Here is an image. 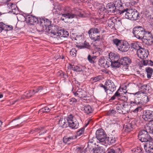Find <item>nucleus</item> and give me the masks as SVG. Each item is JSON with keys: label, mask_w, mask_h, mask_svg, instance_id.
Returning a JSON list of instances; mask_svg holds the SVG:
<instances>
[{"label": "nucleus", "mask_w": 153, "mask_h": 153, "mask_svg": "<svg viewBox=\"0 0 153 153\" xmlns=\"http://www.w3.org/2000/svg\"><path fill=\"white\" fill-rule=\"evenodd\" d=\"M100 30L97 28H92L88 31V33L90 38L96 44V46H99L100 45L101 39L99 35L97 34L100 33Z\"/></svg>", "instance_id": "obj_1"}, {"label": "nucleus", "mask_w": 153, "mask_h": 153, "mask_svg": "<svg viewBox=\"0 0 153 153\" xmlns=\"http://www.w3.org/2000/svg\"><path fill=\"white\" fill-rule=\"evenodd\" d=\"M117 112L120 114H126L129 112L130 110V103L128 102H119L116 107Z\"/></svg>", "instance_id": "obj_2"}, {"label": "nucleus", "mask_w": 153, "mask_h": 153, "mask_svg": "<svg viewBox=\"0 0 153 153\" xmlns=\"http://www.w3.org/2000/svg\"><path fill=\"white\" fill-rule=\"evenodd\" d=\"M51 33L53 34L52 36H53L55 41H57V42H61L62 37H67L69 35L68 32L63 29H60L56 33L51 30Z\"/></svg>", "instance_id": "obj_3"}, {"label": "nucleus", "mask_w": 153, "mask_h": 153, "mask_svg": "<svg viewBox=\"0 0 153 153\" xmlns=\"http://www.w3.org/2000/svg\"><path fill=\"white\" fill-rule=\"evenodd\" d=\"M145 29L142 27L137 26L134 27L133 30L134 36L139 39H142L146 33Z\"/></svg>", "instance_id": "obj_4"}, {"label": "nucleus", "mask_w": 153, "mask_h": 153, "mask_svg": "<svg viewBox=\"0 0 153 153\" xmlns=\"http://www.w3.org/2000/svg\"><path fill=\"white\" fill-rule=\"evenodd\" d=\"M119 56V55L112 53L109 54V60L110 62V65L114 67H120Z\"/></svg>", "instance_id": "obj_5"}, {"label": "nucleus", "mask_w": 153, "mask_h": 153, "mask_svg": "<svg viewBox=\"0 0 153 153\" xmlns=\"http://www.w3.org/2000/svg\"><path fill=\"white\" fill-rule=\"evenodd\" d=\"M138 138L142 142H147L148 143L152 140V138L149 135L148 131L143 130L139 132Z\"/></svg>", "instance_id": "obj_6"}, {"label": "nucleus", "mask_w": 153, "mask_h": 153, "mask_svg": "<svg viewBox=\"0 0 153 153\" xmlns=\"http://www.w3.org/2000/svg\"><path fill=\"white\" fill-rule=\"evenodd\" d=\"M96 137L99 141L103 144L106 137V135L102 129L97 130L96 133Z\"/></svg>", "instance_id": "obj_7"}, {"label": "nucleus", "mask_w": 153, "mask_h": 153, "mask_svg": "<svg viewBox=\"0 0 153 153\" xmlns=\"http://www.w3.org/2000/svg\"><path fill=\"white\" fill-rule=\"evenodd\" d=\"M106 85V93L111 94L116 89V86L114 83L111 80H108L105 82Z\"/></svg>", "instance_id": "obj_8"}, {"label": "nucleus", "mask_w": 153, "mask_h": 153, "mask_svg": "<svg viewBox=\"0 0 153 153\" xmlns=\"http://www.w3.org/2000/svg\"><path fill=\"white\" fill-rule=\"evenodd\" d=\"M68 124L72 128H77L79 126L78 122L75 117L71 114L68 117Z\"/></svg>", "instance_id": "obj_9"}, {"label": "nucleus", "mask_w": 153, "mask_h": 153, "mask_svg": "<svg viewBox=\"0 0 153 153\" xmlns=\"http://www.w3.org/2000/svg\"><path fill=\"white\" fill-rule=\"evenodd\" d=\"M120 90L118 89L115 93L114 95L111 97L110 100H114L115 99L119 100L120 101H123V102H127L128 98L126 96H122L120 93Z\"/></svg>", "instance_id": "obj_10"}, {"label": "nucleus", "mask_w": 153, "mask_h": 153, "mask_svg": "<svg viewBox=\"0 0 153 153\" xmlns=\"http://www.w3.org/2000/svg\"><path fill=\"white\" fill-rule=\"evenodd\" d=\"M65 13L62 14V16L66 19H70L74 18L76 15L71 13L72 10L69 7H67L63 9Z\"/></svg>", "instance_id": "obj_11"}, {"label": "nucleus", "mask_w": 153, "mask_h": 153, "mask_svg": "<svg viewBox=\"0 0 153 153\" xmlns=\"http://www.w3.org/2000/svg\"><path fill=\"white\" fill-rule=\"evenodd\" d=\"M110 62L109 61V59H106V57H101L99 60V65L105 68L109 67L110 66Z\"/></svg>", "instance_id": "obj_12"}, {"label": "nucleus", "mask_w": 153, "mask_h": 153, "mask_svg": "<svg viewBox=\"0 0 153 153\" xmlns=\"http://www.w3.org/2000/svg\"><path fill=\"white\" fill-rule=\"evenodd\" d=\"M142 40L149 45H152L153 43V36L149 32L146 31Z\"/></svg>", "instance_id": "obj_13"}, {"label": "nucleus", "mask_w": 153, "mask_h": 153, "mask_svg": "<svg viewBox=\"0 0 153 153\" xmlns=\"http://www.w3.org/2000/svg\"><path fill=\"white\" fill-rule=\"evenodd\" d=\"M137 54L139 58L144 59L148 57L149 53L147 50L141 48L137 51Z\"/></svg>", "instance_id": "obj_14"}, {"label": "nucleus", "mask_w": 153, "mask_h": 153, "mask_svg": "<svg viewBox=\"0 0 153 153\" xmlns=\"http://www.w3.org/2000/svg\"><path fill=\"white\" fill-rule=\"evenodd\" d=\"M39 20L40 22V23L43 25L46 29H47L48 28V31L51 33V21L45 18L39 19Z\"/></svg>", "instance_id": "obj_15"}, {"label": "nucleus", "mask_w": 153, "mask_h": 153, "mask_svg": "<svg viewBox=\"0 0 153 153\" xmlns=\"http://www.w3.org/2000/svg\"><path fill=\"white\" fill-rule=\"evenodd\" d=\"M146 121L151 122L153 121V111L150 110H146L143 112V116Z\"/></svg>", "instance_id": "obj_16"}, {"label": "nucleus", "mask_w": 153, "mask_h": 153, "mask_svg": "<svg viewBox=\"0 0 153 153\" xmlns=\"http://www.w3.org/2000/svg\"><path fill=\"white\" fill-rule=\"evenodd\" d=\"M133 10V9L130 8L124 9L123 10H120L119 13L120 14H125V18L130 19L131 18Z\"/></svg>", "instance_id": "obj_17"}, {"label": "nucleus", "mask_w": 153, "mask_h": 153, "mask_svg": "<svg viewBox=\"0 0 153 153\" xmlns=\"http://www.w3.org/2000/svg\"><path fill=\"white\" fill-rule=\"evenodd\" d=\"M58 118L59 120L58 122V124L59 126L63 128L66 127L67 126L68 124V117L65 118H61L59 116H57L55 117V118ZM55 120H56L55 119Z\"/></svg>", "instance_id": "obj_18"}, {"label": "nucleus", "mask_w": 153, "mask_h": 153, "mask_svg": "<svg viewBox=\"0 0 153 153\" xmlns=\"http://www.w3.org/2000/svg\"><path fill=\"white\" fill-rule=\"evenodd\" d=\"M43 89V87L42 86H40L37 88L36 91L35 90H33L32 91L31 90H30L29 91V93L27 94V95H25V94H24L22 96L21 98L22 99H24L25 98H27L31 97L32 95H34L36 93L41 92Z\"/></svg>", "instance_id": "obj_19"}, {"label": "nucleus", "mask_w": 153, "mask_h": 153, "mask_svg": "<svg viewBox=\"0 0 153 153\" xmlns=\"http://www.w3.org/2000/svg\"><path fill=\"white\" fill-rule=\"evenodd\" d=\"M131 62V60L128 57H125L122 58L120 60V66L121 65H123L124 67H126L125 68H127L129 64Z\"/></svg>", "instance_id": "obj_20"}, {"label": "nucleus", "mask_w": 153, "mask_h": 153, "mask_svg": "<svg viewBox=\"0 0 153 153\" xmlns=\"http://www.w3.org/2000/svg\"><path fill=\"white\" fill-rule=\"evenodd\" d=\"M144 148L146 152L153 153V140L147 143L144 145Z\"/></svg>", "instance_id": "obj_21"}, {"label": "nucleus", "mask_w": 153, "mask_h": 153, "mask_svg": "<svg viewBox=\"0 0 153 153\" xmlns=\"http://www.w3.org/2000/svg\"><path fill=\"white\" fill-rule=\"evenodd\" d=\"M27 21L30 24L32 25L34 23L39 22L40 21L36 17L32 15H28L25 18Z\"/></svg>", "instance_id": "obj_22"}, {"label": "nucleus", "mask_w": 153, "mask_h": 153, "mask_svg": "<svg viewBox=\"0 0 153 153\" xmlns=\"http://www.w3.org/2000/svg\"><path fill=\"white\" fill-rule=\"evenodd\" d=\"M134 126V122L132 121L124 125L123 130L126 133L129 132L132 130Z\"/></svg>", "instance_id": "obj_23"}, {"label": "nucleus", "mask_w": 153, "mask_h": 153, "mask_svg": "<svg viewBox=\"0 0 153 153\" xmlns=\"http://www.w3.org/2000/svg\"><path fill=\"white\" fill-rule=\"evenodd\" d=\"M73 93L75 96H77L80 98L85 97L86 96V92L81 89L79 88L76 92Z\"/></svg>", "instance_id": "obj_24"}, {"label": "nucleus", "mask_w": 153, "mask_h": 153, "mask_svg": "<svg viewBox=\"0 0 153 153\" xmlns=\"http://www.w3.org/2000/svg\"><path fill=\"white\" fill-rule=\"evenodd\" d=\"M120 46L118 47V49L122 52H126L129 50L130 46L128 43L122 42Z\"/></svg>", "instance_id": "obj_25"}, {"label": "nucleus", "mask_w": 153, "mask_h": 153, "mask_svg": "<svg viewBox=\"0 0 153 153\" xmlns=\"http://www.w3.org/2000/svg\"><path fill=\"white\" fill-rule=\"evenodd\" d=\"M106 8L108 12L111 13H114L115 12L117 11V10L113 3H110L107 4Z\"/></svg>", "instance_id": "obj_26"}, {"label": "nucleus", "mask_w": 153, "mask_h": 153, "mask_svg": "<svg viewBox=\"0 0 153 153\" xmlns=\"http://www.w3.org/2000/svg\"><path fill=\"white\" fill-rule=\"evenodd\" d=\"M123 1L122 0H114V1L113 4L115 6V7L117 10L119 11L120 8H122L123 7Z\"/></svg>", "instance_id": "obj_27"}, {"label": "nucleus", "mask_w": 153, "mask_h": 153, "mask_svg": "<svg viewBox=\"0 0 153 153\" xmlns=\"http://www.w3.org/2000/svg\"><path fill=\"white\" fill-rule=\"evenodd\" d=\"M116 141V139L114 136L106 137L104 144H107L109 145L112 144Z\"/></svg>", "instance_id": "obj_28"}, {"label": "nucleus", "mask_w": 153, "mask_h": 153, "mask_svg": "<svg viewBox=\"0 0 153 153\" xmlns=\"http://www.w3.org/2000/svg\"><path fill=\"white\" fill-rule=\"evenodd\" d=\"M139 13L137 10L135 9H133L131 15V18L130 20H136L139 18Z\"/></svg>", "instance_id": "obj_29"}, {"label": "nucleus", "mask_w": 153, "mask_h": 153, "mask_svg": "<svg viewBox=\"0 0 153 153\" xmlns=\"http://www.w3.org/2000/svg\"><path fill=\"white\" fill-rule=\"evenodd\" d=\"M75 138L76 137L74 136L69 137L66 136L63 137V141L65 143L69 144L70 142Z\"/></svg>", "instance_id": "obj_30"}, {"label": "nucleus", "mask_w": 153, "mask_h": 153, "mask_svg": "<svg viewBox=\"0 0 153 153\" xmlns=\"http://www.w3.org/2000/svg\"><path fill=\"white\" fill-rule=\"evenodd\" d=\"M53 108L54 106L51 107V105H48V106L40 109L39 110V112L42 113L48 112L50 111L51 109Z\"/></svg>", "instance_id": "obj_31"}, {"label": "nucleus", "mask_w": 153, "mask_h": 153, "mask_svg": "<svg viewBox=\"0 0 153 153\" xmlns=\"http://www.w3.org/2000/svg\"><path fill=\"white\" fill-rule=\"evenodd\" d=\"M146 129L148 132L153 133V121L150 122L149 124L146 127Z\"/></svg>", "instance_id": "obj_32"}, {"label": "nucleus", "mask_w": 153, "mask_h": 153, "mask_svg": "<svg viewBox=\"0 0 153 153\" xmlns=\"http://www.w3.org/2000/svg\"><path fill=\"white\" fill-rule=\"evenodd\" d=\"M46 131H44L43 130V128H37L36 129H35L33 130H32L30 131V133L33 134L34 132H37L39 134V135H40L44 134L46 132Z\"/></svg>", "instance_id": "obj_33"}, {"label": "nucleus", "mask_w": 153, "mask_h": 153, "mask_svg": "<svg viewBox=\"0 0 153 153\" xmlns=\"http://www.w3.org/2000/svg\"><path fill=\"white\" fill-rule=\"evenodd\" d=\"M84 112L87 114H89L92 112L93 110L91 106L89 105H85L83 108Z\"/></svg>", "instance_id": "obj_34"}, {"label": "nucleus", "mask_w": 153, "mask_h": 153, "mask_svg": "<svg viewBox=\"0 0 153 153\" xmlns=\"http://www.w3.org/2000/svg\"><path fill=\"white\" fill-rule=\"evenodd\" d=\"M38 24L36 25V30L37 31L39 32H41L43 31L44 30L45 27L43 25L41 24L40 23V21L38 22Z\"/></svg>", "instance_id": "obj_35"}, {"label": "nucleus", "mask_w": 153, "mask_h": 153, "mask_svg": "<svg viewBox=\"0 0 153 153\" xmlns=\"http://www.w3.org/2000/svg\"><path fill=\"white\" fill-rule=\"evenodd\" d=\"M146 70L147 72V77L151 78L153 72V69L150 67H147L146 68Z\"/></svg>", "instance_id": "obj_36"}, {"label": "nucleus", "mask_w": 153, "mask_h": 153, "mask_svg": "<svg viewBox=\"0 0 153 153\" xmlns=\"http://www.w3.org/2000/svg\"><path fill=\"white\" fill-rule=\"evenodd\" d=\"M71 68L72 70L76 72H79L82 71V67L80 66L73 65L71 66Z\"/></svg>", "instance_id": "obj_37"}, {"label": "nucleus", "mask_w": 153, "mask_h": 153, "mask_svg": "<svg viewBox=\"0 0 153 153\" xmlns=\"http://www.w3.org/2000/svg\"><path fill=\"white\" fill-rule=\"evenodd\" d=\"M113 22L114 23V26H120L121 25V20L120 19L118 18H113Z\"/></svg>", "instance_id": "obj_38"}, {"label": "nucleus", "mask_w": 153, "mask_h": 153, "mask_svg": "<svg viewBox=\"0 0 153 153\" xmlns=\"http://www.w3.org/2000/svg\"><path fill=\"white\" fill-rule=\"evenodd\" d=\"M13 27L10 25H6L4 24V30L6 31L7 33V31H9L12 30L13 29Z\"/></svg>", "instance_id": "obj_39"}, {"label": "nucleus", "mask_w": 153, "mask_h": 153, "mask_svg": "<svg viewBox=\"0 0 153 153\" xmlns=\"http://www.w3.org/2000/svg\"><path fill=\"white\" fill-rule=\"evenodd\" d=\"M113 42L114 44L116 45L117 48L120 46L122 42H123L121 40L117 39H115L113 40Z\"/></svg>", "instance_id": "obj_40"}, {"label": "nucleus", "mask_w": 153, "mask_h": 153, "mask_svg": "<svg viewBox=\"0 0 153 153\" xmlns=\"http://www.w3.org/2000/svg\"><path fill=\"white\" fill-rule=\"evenodd\" d=\"M101 77L99 76L97 77L91 78L90 80L92 84L99 81L101 79Z\"/></svg>", "instance_id": "obj_41"}, {"label": "nucleus", "mask_w": 153, "mask_h": 153, "mask_svg": "<svg viewBox=\"0 0 153 153\" xmlns=\"http://www.w3.org/2000/svg\"><path fill=\"white\" fill-rule=\"evenodd\" d=\"M80 47L81 48H86L88 49H90L91 47V46L89 43L86 41L84 42L83 45L80 46Z\"/></svg>", "instance_id": "obj_42"}, {"label": "nucleus", "mask_w": 153, "mask_h": 153, "mask_svg": "<svg viewBox=\"0 0 153 153\" xmlns=\"http://www.w3.org/2000/svg\"><path fill=\"white\" fill-rule=\"evenodd\" d=\"M131 48H133L135 50H136L137 51L140 48H141L136 43H131Z\"/></svg>", "instance_id": "obj_43"}, {"label": "nucleus", "mask_w": 153, "mask_h": 153, "mask_svg": "<svg viewBox=\"0 0 153 153\" xmlns=\"http://www.w3.org/2000/svg\"><path fill=\"white\" fill-rule=\"evenodd\" d=\"M143 63L144 65H153V62L151 60H143Z\"/></svg>", "instance_id": "obj_44"}, {"label": "nucleus", "mask_w": 153, "mask_h": 153, "mask_svg": "<svg viewBox=\"0 0 153 153\" xmlns=\"http://www.w3.org/2000/svg\"><path fill=\"white\" fill-rule=\"evenodd\" d=\"M140 104L141 103L140 102H137L135 100L134 101H131L130 104L131 107L134 106H138V105H140Z\"/></svg>", "instance_id": "obj_45"}, {"label": "nucleus", "mask_w": 153, "mask_h": 153, "mask_svg": "<svg viewBox=\"0 0 153 153\" xmlns=\"http://www.w3.org/2000/svg\"><path fill=\"white\" fill-rule=\"evenodd\" d=\"M132 153H143L142 149L140 147L134 148L132 150Z\"/></svg>", "instance_id": "obj_46"}, {"label": "nucleus", "mask_w": 153, "mask_h": 153, "mask_svg": "<svg viewBox=\"0 0 153 153\" xmlns=\"http://www.w3.org/2000/svg\"><path fill=\"white\" fill-rule=\"evenodd\" d=\"M140 88L141 89L145 91V92H144L145 93L148 91L150 88V86L148 84L143 85L141 86Z\"/></svg>", "instance_id": "obj_47"}, {"label": "nucleus", "mask_w": 153, "mask_h": 153, "mask_svg": "<svg viewBox=\"0 0 153 153\" xmlns=\"http://www.w3.org/2000/svg\"><path fill=\"white\" fill-rule=\"evenodd\" d=\"M92 153H105V152L102 148H96Z\"/></svg>", "instance_id": "obj_48"}, {"label": "nucleus", "mask_w": 153, "mask_h": 153, "mask_svg": "<svg viewBox=\"0 0 153 153\" xmlns=\"http://www.w3.org/2000/svg\"><path fill=\"white\" fill-rule=\"evenodd\" d=\"M96 58V56H92L90 55H89L88 56V59L90 63H94V60Z\"/></svg>", "instance_id": "obj_49"}, {"label": "nucleus", "mask_w": 153, "mask_h": 153, "mask_svg": "<svg viewBox=\"0 0 153 153\" xmlns=\"http://www.w3.org/2000/svg\"><path fill=\"white\" fill-rule=\"evenodd\" d=\"M113 18H110L107 21L108 25L110 27H113L114 26V23L113 22Z\"/></svg>", "instance_id": "obj_50"}, {"label": "nucleus", "mask_w": 153, "mask_h": 153, "mask_svg": "<svg viewBox=\"0 0 153 153\" xmlns=\"http://www.w3.org/2000/svg\"><path fill=\"white\" fill-rule=\"evenodd\" d=\"M7 6L9 9H10L12 10H16V7L15 4H13V3H9L7 4Z\"/></svg>", "instance_id": "obj_51"}, {"label": "nucleus", "mask_w": 153, "mask_h": 153, "mask_svg": "<svg viewBox=\"0 0 153 153\" xmlns=\"http://www.w3.org/2000/svg\"><path fill=\"white\" fill-rule=\"evenodd\" d=\"M84 128L83 127L80 129L78 131L76 132V136H75V137H76H76L77 136H80L82 134H83L84 132Z\"/></svg>", "instance_id": "obj_52"}, {"label": "nucleus", "mask_w": 153, "mask_h": 153, "mask_svg": "<svg viewBox=\"0 0 153 153\" xmlns=\"http://www.w3.org/2000/svg\"><path fill=\"white\" fill-rule=\"evenodd\" d=\"M116 111L114 109L110 110L107 112V115L109 116L114 115L115 114Z\"/></svg>", "instance_id": "obj_53"}, {"label": "nucleus", "mask_w": 153, "mask_h": 153, "mask_svg": "<svg viewBox=\"0 0 153 153\" xmlns=\"http://www.w3.org/2000/svg\"><path fill=\"white\" fill-rule=\"evenodd\" d=\"M77 102V100L74 98H71L69 100V102L71 105L75 104Z\"/></svg>", "instance_id": "obj_54"}, {"label": "nucleus", "mask_w": 153, "mask_h": 153, "mask_svg": "<svg viewBox=\"0 0 153 153\" xmlns=\"http://www.w3.org/2000/svg\"><path fill=\"white\" fill-rule=\"evenodd\" d=\"M117 149L119 151H120V152L118 153H121V152H120V148H118ZM107 151L108 153H116L115 152V150L114 149H111V148L108 149Z\"/></svg>", "instance_id": "obj_55"}, {"label": "nucleus", "mask_w": 153, "mask_h": 153, "mask_svg": "<svg viewBox=\"0 0 153 153\" xmlns=\"http://www.w3.org/2000/svg\"><path fill=\"white\" fill-rule=\"evenodd\" d=\"M76 51L75 48L72 49L70 51V54L73 56H75L76 55Z\"/></svg>", "instance_id": "obj_56"}, {"label": "nucleus", "mask_w": 153, "mask_h": 153, "mask_svg": "<svg viewBox=\"0 0 153 153\" xmlns=\"http://www.w3.org/2000/svg\"><path fill=\"white\" fill-rule=\"evenodd\" d=\"M4 24L2 22H0V33L1 32L2 30H4Z\"/></svg>", "instance_id": "obj_57"}, {"label": "nucleus", "mask_w": 153, "mask_h": 153, "mask_svg": "<svg viewBox=\"0 0 153 153\" xmlns=\"http://www.w3.org/2000/svg\"><path fill=\"white\" fill-rule=\"evenodd\" d=\"M141 107L137 106L135 109L133 111V112L134 113H137L139 110L141 111Z\"/></svg>", "instance_id": "obj_58"}, {"label": "nucleus", "mask_w": 153, "mask_h": 153, "mask_svg": "<svg viewBox=\"0 0 153 153\" xmlns=\"http://www.w3.org/2000/svg\"><path fill=\"white\" fill-rule=\"evenodd\" d=\"M15 123L14 125V126H16L18 125L19 124L22 123V121H20L19 120H18L15 121Z\"/></svg>", "instance_id": "obj_59"}, {"label": "nucleus", "mask_w": 153, "mask_h": 153, "mask_svg": "<svg viewBox=\"0 0 153 153\" xmlns=\"http://www.w3.org/2000/svg\"><path fill=\"white\" fill-rule=\"evenodd\" d=\"M100 87L103 88L104 89L105 92L106 93V85H105V83L104 85H103L102 84H100Z\"/></svg>", "instance_id": "obj_60"}, {"label": "nucleus", "mask_w": 153, "mask_h": 153, "mask_svg": "<svg viewBox=\"0 0 153 153\" xmlns=\"http://www.w3.org/2000/svg\"><path fill=\"white\" fill-rule=\"evenodd\" d=\"M82 150L81 148L80 147H77L76 148V151L79 153H81Z\"/></svg>", "instance_id": "obj_61"}, {"label": "nucleus", "mask_w": 153, "mask_h": 153, "mask_svg": "<svg viewBox=\"0 0 153 153\" xmlns=\"http://www.w3.org/2000/svg\"><path fill=\"white\" fill-rule=\"evenodd\" d=\"M143 99H144V102H147L149 101L148 97L146 95L145 96Z\"/></svg>", "instance_id": "obj_62"}, {"label": "nucleus", "mask_w": 153, "mask_h": 153, "mask_svg": "<svg viewBox=\"0 0 153 153\" xmlns=\"http://www.w3.org/2000/svg\"><path fill=\"white\" fill-rule=\"evenodd\" d=\"M94 139H96V138H94V137H93L92 139H90L89 140V142L91 143H93L94 142Z\"/></svg>", "instance_id": "obj_63"}, {"label": "nucleus", "mask_w": 153, "mask_h": 153, "mask_svg": "<svg viewBox=\"0 0 153 153\" xmlns=\"http://www.w3.org/2000/svg\"><path fill=\"white\" fill-rule=\"evenodd\" d=\"M145 94V92H140V91H138V92H137L135 94H134V95H136V94H137V95H139V94Z\"/></svg>", "instance_id": "obj_64"}]
</instances>
